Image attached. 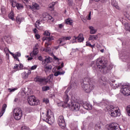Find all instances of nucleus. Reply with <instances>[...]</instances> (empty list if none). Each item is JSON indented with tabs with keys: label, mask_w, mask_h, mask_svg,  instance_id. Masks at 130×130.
<instances>
[{
	"label": "nucleus",
	"mask_w": 130,
	"mask_h": 130,
	"mask_svg": "<svg viewBox=\"0 0 130 130\" xmlns=\"http://www.w3.org/2000/svg\"><path fill=\"white\" fill-rule=\"evenodd\" d=\"M45 40H46V43H45V46L47 47L46 48V51H51L50 49L48 48V46H50L51 44H52V40H53V37H49V38H46L45 39Z\"/></svg>",
	"instance_id": "obj_10"
},
{
	"label": "nucleus",
	"mask_w": 130,
	"mask_h": 130,
	"mask_svg": "<svg viewBox=\"0 0 130 130\" xmlns=\"http://www.w3.org/2000/svg\"><path fill=\"white\" fill-rule=\"evenodd\" d=\"M6 108H7V104H4L3 105L2 109L0 113V117H2V116L4 115V113L6 112Z\"/></svg>",
	"instance_id": "obj_18"
},
{
	"label": "nucleus",
	"mask_w": 130,
	"mask_h": 130,
	"mask_svg": "<svg viewBox=\"0 0 130 130\" xmlns=\"http://www.w3.org/2000/svg\"><path fill=\"white\" fill-rule=\"evenodd\" d=\"M16 8L17 10H22L24 9V6L21 4L17 3V5H16Z\"/></svg>",
	"instance_id": "obj_32"
},
{
	"label": "nucleus",
	"mask_w": 130,
	"mask_h": 130,
	"mask_svg": "<svg viewBox=\"0 0 130 130\" xmlns=\"http://www.w3.org/2000/svg\"><path fill=\"white\" fill-rule=\"evenodd\" d=\"M72 37H62L58 39L57 40V43L59 45V46H63L67 44L66 41L67 40H71Z\"/></svg>",
	"instance_id": "obj_7"
},
{
	"label": "nucleus",
	"mask_w": 130,
	"mask_h": 130,
	"mask_svg": "<svg viewBox=\"0 0 130 130\" xmlns=\"http://www.w3.org/2000/svg\"><path fill=\"white\" fill-rule=\"evenodd\" d=\"M86 46H89V47H91V48L95 47V45H91V43L89 42H86Z\"/></svg>",
	"instance_id": "obj_40"
},
{
	"label": "nucleus",
	"mask_w": 130,
	"mask_h": 130,
	"mask_svg": "<svg viewBox=\"0 0 130 130\" xmlns=\"http://www.w3.org/2000/svg\"><path fill=\"white\" fill-rule=\"evenodd\" d=\"M43 102L45 103L46 104H48L49 103V100L48 99H44L43 100Z\"/></svg>",
	"instance_id": "obj_44"
},
{
	"label": "nucleus",
	"mask_w": 130,
	"mask_h": 130,
	"mask_svg": "<svg viewBox=\"0 0 130 130\" xmlns=\"http://www.w3.org/2000/svg\"><path fill=\"white\" fill-rule=\"evenodd\" d=\"M32 6L36 10H40V6L37 3H33Z\"/></svg>",
	"instance_id": "obj_30"
},
{
	"label": "nucleus",
	"mask_w": 130,
	"mask_h": 130,
	"mask_svg": "<svg viewBox=\"0 0 130 130\" xmlns=\"http://www.w3.org/2000/svg\"><path fill=\"white\" fill-rule=\"evenodd\" d=\"M78 42H83L84 41V36L83 34H80L78 37H76Z\"/></svg>",
	"instance_id": "obj_16"
},
{
	"label": "nucleus",
	"mask_w": 130,
	"mask_h": 130,
	"mask_svg": "<svg viewBox=\"0 0 130 130\" xmlns=\"http://www.w3.org/2000/svg\"><path fill=\"white\" fill-rule=\"evenodd\" d=\"M77 37H74V38H73V40H72V43H76V42H78L77 41Z\"/></svg>",
	"instance_id": "obj_46"
},
{
	"label": "nucleus",
	"mask_w": 130,
	"mask_h": 130,
	"mask_svg": "<svg viewBox=\"0 0 130 130\" xmlns=\"http://www.w3.org/2000/svg\"><path fill=\"white\" fill-rule=\"evenodd\" d=\"M14 70H17V71H19V65L18 64H16L14 67H13Z\"/></svg>",
	"instance_id": "obj_47"
},
{
	"label": "nucleus",
	"mask_w": 130,
	"mask_h": 130,
	"mask_svg": "<svg viewBox=\"0 0 130 130\" xmlns=\"http://www.w3.org/2000/svg\"><path fill=\"white\" fill-rule=\"evenodd\" d=\"M28 103L31 106H35L39 104V101L36 100L34 95H31L28 98Z\"/></svg>",
	"instance_id": "obj_8"
},
{
	"label": "nucleus",
	"mask_w": 130,
	"mask_h": 130,
	"mask_svg": "<svg viewBox=\"0 0 130 130\" xmlns=\"http://www.w3.org/2000/svg\"><path fill=\"white\" fill-rule=\"evenodd\" d=\"M21 130H30V128H29V127L26 126H23L21 127Z\"/></svg>",
	"instance_id": "obj_45"
},
{
	"label": "nucleus",
	"mask_w": 130,
	"mask_h": 130,
	"mask_svg": "<svg viewBox=\"0 0 130 130\" xmlns=\"http://www.w3.org/2000/svg\"><path fill=\"white\" fill-rule=\"evenodd\" d=\"M2 63H3V59L2 57H0V64H2Z\"/></svg>",
	"instance_id": "obj_63"
},
{
	"label": "nucleus",
	"mask_w": 130,
	"mask_h": 130,
	"mask_svg": "<svg viewBox=\"0 0 130 130\" xmlns=\"http://www.w3.org/2000/svg\"><path fill=\"white\" fill-rule=\"evenodd\" d=\"M81 87L83 91L85 92V93H90L95 88V86L92 83H81Z\"/></svg>",
	"instance_id": "obj_4"
},
{
	"label": "nucleus",
	"mask_w": 130,
	"mask_h": 130,
	"mask_svg": "<svg viewBox=\"0 0 130 130\" xmlns=\"http://www.w3.org/2000/svg\"><path fill=\"white\" fill-rule=\"evenodd\" d=\"M83 108L84 109H89V110H92V105H91V104L87 103H85L84 104H83Z\"/></svg>",
	"instance_id": "obj_15"
},
{
	"label": "nucleus",
	"mask_w": 130,
	"mask_h": 130,
	"mask_svg": "<svg viewBox=\"0 0 130 130\" xmlns=\"http://www.w3.org/2000/svg\"><path fill=\"white\" fill-rule=\"evenodd\" d=\"M13 55H15V56L20 57L21 56V53L16 52L15 54H13Z\"/></svg>",
	"instance_id": "obj_49"
},
{
	"label": "nucleus",
	"mask_w": 130,
	"mask_h": 130,
	"mask_svg": "<svg viewBox=\"0 0 130 130\" xmlns=\"http://www.w3.org/2000/svg\"><path fill=\"white\" fill-rule=\"evenodd\" d=\"M18 101H19V99L18 98H16L14 100L15 102H18Z\"/></svg>",
	"instance_id": "obj_64"
},
{
	"label": "nucleus",
	"mask_w": 130,
	"mask_h": 130,
	"mask_svg": "<svg viewBox=\"0 0 130 130\" xmlns=\"http://www.w3.org/2000/svg\"><path fill=\"white\" fill-rule=\"evenodd\" d=\"M112 86L113 89H116L117 88H118V87H119V84H115V83H114Z\"/></svg>",
	"instance_id": "obj_43"
},
{
	"label": "nucleus",
	"mask_w": 130,
	"mask_h": 130,
	"mask_svg": "<svg viewBox=\"0 0 130 130\" xmlns=\"http://www.w3.org/2000/svg\"><path fill=\"white\" fill-rule=\"evenodd\" d=\"M32 31H33L34 33H37L38 30H37V29L34 28V29H33Z\"/></svg>",
	"instance_id": "obj_59"
},
{
	"label": "nucleus",
	"mask_w": 130,
	"mask_h": 130,
	"mask_svg": "<svg viewBox=\"0 0 130 130\" xmlns=\"http://www.w3.org/2000/svg\"><path fill=\"white\" fill-rule=\"evenodd\" d=\"M58 124L61 128H64V127H66V122L64 121L63 116L60 115L58 119Z\"/></svg>",
	"instance_id": "obj_11"
},
{
	"label": "nucleus",
	"mask_w": 130,
	"mask_h": 130,
	"mask_svg": "<svg viewBox=\"0 0 130 130\" xmlns=\"http://www.w3.org/2000/svg\"><path fill=\"white\" fill-rule=\"evenodd\" d=\"M44 36H50V32L48 30H45L44 32Z\"/></svg>",
	"instance_id": "obj_41"
},
{
	"label": "nucleus",
	"mask_w": 130,
	"mask_h": 130,
	"mask_svg": "<svg viewBox=\"0 0 130 130\" xmlns=\"http://www.w3.org/2000/svg\"><path fill=\"white\" fill-rule=\"evenodd\" d=\"M118 124L116 123H112L109 125V130H118Z\"/></svg>",
	"instance_id": "obj_14"
},
{
	"label": "nucleus",
	"mask_w": 130,
	"mask_h": 130,
	"mask_svg": "<svg viewBox=\"0 0 130 130\" xmlns=\"http://www.w3.org/2000/svg\"><path fill=\"white\" fill-rule=\"evenodd\" d=\"M36 69H37V65H34L31 67L30 70L31 71H34Z\"/></svg>",
	"instance_id": "obj_48"
},
{
	"label": "nucleus",
	"mask_w": 130,
	"mask_h": 130,
	"mask_svg": "<svg viewBox=\"0 0 130 130\" xmlns=\"http://www.w3.org/2000/svg\"><path fill=\"white\" fill-rule=\"evenodd\" d=\"M41 117L43 120L49 123V124H52L54 122V116L53 113L50 109H47L46 114L44 115V113H42L41 115Z\"/></svg>",
	"instance_id": "obj_1"
},
{
	"label": "nucleus",
	"mask_w": 130,
	"mask_h": 130,
	"mask_svg": "<svg viewBox=\"0 0 130 130\" xmlns=\"http://www.w3.org/2000/svg\"><path fill=\"white\" fill-rule=\"evenodd\" d=\"M126 111L128 116H130V105H128L126 107Z\"/></svg>",
	"instance_id": "obj_39"
},
{
	"label": "nucleus",
	"mask_w": 130,
	"mask_h": 130,
	"mask_svg": "<svg viewBox=\"0 0 130 130\" xmlns=\"http://www.w3.org/2000/svg\"><path fill=\"white\" fill-rule=\"evenodd\" d=\"M58 27L61 29V28H63V24H58Z\"/></svg>",
	"instance_id": "obj_55"
},
{
	"label": "nucleus",
	"mask_w": 130,
	"mask_h": 130,
	"mask_svg": "<svg viewBox=\"0 0 130 130\" xmlns=\"http://www.w3.org/2000/svg\"><path fill=\"white\" fill-rule=\"evenodd\" d=\"M11 5L13 8H16L17 7V5H18V3H17V2H16V0H11Z\"/></svg>",
	"instance_id": "obj_31"
},
{
	"label": "nucleus",
	"mask_w": 130,
	"mask_h": 130,
	"mask_svg": "<svg viewBox=\"0 0 130 130\" xmlns=\"http://www.w3.org/2000/svg\"><path fill=\"white\" fill-rule=\"evenodd\" d=\"M38 59H39V60H41L42 61L43 60V58H42V57L41 56H39Z\"/></svg>",
	"instance_id": "obj_58"
},
{
	"label": "nucleus",
	"mask_w": 130,
	"mask_h": 130,
	"mask_svg": "<svg viewBox=\"0 0 130 130\" xmlns=\"http://www.w3.org/2000/svg\"><path fill=\"white\" fill-rule=\"evenodd\" d=\"M38 44H36L35 45V48H34L32 53L34 55H37V54H38Z\"/></svg>",
	"instance_id": "obj_23"
},
{
	"label": "nucleus",
	"mask_w": 130,
	"mask_h": 130,
	"mask_svg": "<svg viewBox=\"0 0 130 130\" xmlns=\"http://www.w3.org/2000/svg\"><path fill=\"white\" fill-rule=\"evenodd\" d=\"M44 69L46 73H47V72H50L52 69V66L51 65H44Z\"/></svg>",
	"instance_id": "obj_17"
},
{
	"label": "nucleus",
	"mask_w": 130,
	"mask_h": 130,
	"mask_svg": "<svg viewBox=\"0 0 130 130\" xmlns=\"http://www.w3.org/2000/svg\"><path fill=\"white\" fill-rule=\"evenodd\" d=\"M110 115L112 117H117L120 116V110L117 107L111 106L109 109Z\"/></svg>",
	"instance_id": "obj_3"
},
{
	"label": "nucleus",
	"mask_w": 130,
	"mask_h": 130,
	"mask_svg": "<svg viewBox=\"0 0 130 130\" xmlns=\"http://www.w3.org/2000/svg\"><path fill=\"white\" fill-rule=\"evenodd\" d=\"M31 70H28L26 74L29 76V75H31Z\"/></svg>",
	"instance_id": "obj_61"
},
{
	"label": "nucleus",
	"mask_w": 130,
	"mask_h": 130,
	"mask_svg": "<svg viewBox=\"0 0 130 130\" xmlns=\"http://www.w3.org/2000/svg\"><path fill=\"white\" fill-rule=\"evenodd\" d=\"M22 78L23 79H28L29 75L26 73V72H24L22 73Z\"/></svg>",
	"instance_id": "obj_33"
},
{
	"label": "nucleus",
	"mask_w": 130,
	"mask_h": 130,
	"mask_svg": "<svg viewBox=\"0 0 130 130\" xmlns=\"http://www.w3.org/2000/svg\"><path fill=\"white\" fill-rule=\"evenodd\" d=\"M32 59H33V57H29L27 58V60H32Z\"/></svg>",
	"instance_id": "obj_62"
},
{
	"label": "nucleus",
	"mask_w": 130,
	"mask_h": 130,
	"mask_svg": "<svg viewBox=\"0 0 130 130\" xmlns=\"http://www.w3.org/2000/svg\"><path fill=\"white\" fill-rule=\"evenodd\" d=\"M87 20H91V12H90L88 15V17L87 18Z\"/></svg>",
	"instance_id": "obj_56"
},
{
	"label": "nucleus",
	"mask_w": 130,
	"mask_h": 130,
	"mask_svg": "<svg viewBox=\"0 0 130 130\" xmlns=\"http://www.w3.org/2000/svg\"><path fill=\"white\" fill-rule=\"evenodd\" d=\"M34 81L35 82H39L40 83H42L43 82H44V81H45V79L38 76L34 79Z\"/></svg>",
	"instance_id": "obj_20"
},
{
	"label": "nucleus",
	"mask_w": 130,
	"mask_h": 130,
	"mask_svg": "<svg viewBox=\"0 0 130 130\" xmlns=\"http://www.w3.org/2000/svg\"><path fill=\"white\" fill-rule=\"evenodd\" d=\"M99 84L100 86H103V85H104L105 84V82L101 79L99 80Z\"/></svg>",
	"instance_id": "obj_38"
},
{
	"label": "nucleus",
	"mask_w": 130,
	"mask_h": 130,
	"mask_svg": "<svg viewBox=\"0 0 130 130\" xmlns=\"http://www.w3.org/2000/svg\"><path fill=\"white\" fill-rule=\"evenodd\" d=\"M66 107H70L73 111H79L80 110V104L78 102H72Z\"/></svg>",
	"instance_id": "obj_6"
},
{
	"label": "nucleus",
	"mask_w": 130,
	"mask_h": 130,
	"mask_svg": "<svg viewBox=\"0 0 130 130\" xmlns=\"http://www.w3.org/2000/svg\"><path fill=\"white\" fill-rule=\"evenodd\" d=\"M65 22L68 25H72V23H73V20H72V19L70 18H68L65 20Z\"/></svg>",
	"instance_id": "obj_34"
},
{
	"label": "nucleus",
	"mask_w": 130,
	"mask_h": 130,
	"mask_svg": "<svg viewBox=\"0 0 130 130\" xmlns=\"http://www.w3.org/2000/svg\"><path fill=\"white\" fill-rule=\"evenodd\" d=\"M96 105H98V106H102V102L96 103Z\"/></svg>",
	"instance_id": "obj_57"
},
{
	"label": "nucleus",
	"mask_w": 130,
	"mask_h": 130,
	"mask_svg": "<svg viewBox=\"0 0 130 130\" xmlns=\"http://www.w3.org/2000/svg\"><path fill=\"white\" fill-rule=\"evenodd\" d=\"M14 117L16 120H20L22 118V112L21 108H17L13 110Z\"/></svg>",
	"instance_id": "obj_5"
},
{
	"label": "nucleus",
	"mask_w": 130,
	"mask_h": 130,
	"mask_svg": "<svg viewBox=\"0 0 130 130\" xmlns=\"http://www.w3.org/2000/svg\"><path fill=\"white\" fill-rule=\"evenodd\" d=\"M56 2H53L49 5V9L50 11H53L54 10V6Z\"/></svg>",
	"instance_id": "obj_24"
},
{
	"label": "nucleus",
	"mask_w": 130,
	"mask_h": 130,
	"mask_svg": "<svg viewBox=\"0 0 130 130\" xmlns=\"http://www.w3.org/2000/svg\"><path fill=\"white\" fill-rule=\"evenodd\" d=\"M41 23L42 22L40 21V20H38L36 22V25L38 29H42V28L43 27V26L41 25Z\"/></svg>",
	"instance_id": "obj_22"
},
{
	"label": "nucleus",
	"mask_w": 130,
	"mask_h": 130,
	"mask_svg": "<svg viewBox=\"0 0 130 130\" xmlns=\"http://www.w3.org/2000/svg\"><path fill=\"white\" fill-rule=\"evenodd\" d=\"M69 91L66 90L65 91V94L63 96V100L64 101V105H62L61 106L62 107H67L69 104H68V102H69V100H70V98H69V95L68 94V92Z\"/></svg>",
	"instance_id": "obj_13"
},
{
	"label": "nucleus",
	"mask_w": 130,
	"mask_h": 130,
	"mask_svg": "<svg viewBox=\"0 0 130 130\" xmlns=\"http://www.w3.org/2000/svg\"><path fill=\"white\" fill-rule=\"evenodd\" d=\"M128 58V56H122L121 59L123 61H126Z\"/></svg>",
	"instance_id": "obj_42"
},
{
	"label": "nucleus",
	"mask_w": 130,
	"mask_h": 130,
	"mask_svg": "<svg viewBox=\"0 0 130 130\" xmlns=\"http://www.w3.org/2000/svg\"><path fill=\"white\" fill-rule=\"evenodd\" d=\"M8 17L9 19H11V20H12V21H15V18H14V12L13 11L10 12V13L8 15Z\"/></svg>",
	"instance_id": "obj_27"
},
{
	"label": "nucleus",
	"mask_w": 130,
	"mask_h": 130,
	"mask_svg": "<svg viewBox=\"0 0 130 130\" xmlns=\"http://www.w3.org/2000/svg\"><path fill=\"white\" fill-rule=\"evenodd\" d=\"M42 91H48V90H50V87L49 86H44L42 88Z\"/></svg>",
	"instance_id": "obj_37"
},
{
	"label": "nucleus",
	"mask_w": 130,
	"mask_h": 130,
	"mask_svg": "<svg viewBox=\"0 0 130 130\" xmlns=\"http://www.w3.org/2000/svg\"><path fill=\"white\" fill-rule=\"evenodd\" d=\"M89 40H97L98 39V36L96 35L89 36Z\"/></svg>",
	"instance_id": "obj_26"
},
{
	"label": "nucleus",
	"mask_w": 130,
	"mask_h": 130,
	"mask_svg": "<svg viewBox=\"0 0 130 130\" xmlns=\"http://www.w3.org/2000/svg\"><path fill=\"white\" fill-rule=\"evenodd\" d=\"M64 74V72H60L59 71H58L54 74V76H55V77H57L58 76L63 75Z\"/></svg>",
	"instance_id": "obj_35"
},
{
	"label": "nucleus",
	"mask_w": 130,
	"mask_h": 130,
	"mask_svg": "<svg viewBox=\"0 0 130 130\" xmlns=\"http://www.w3.org/2000/svg\"><path fill=\"white\" fill-rule=\"evenodd\" d=\"M35 37H36V39H39L40 38V35H39V34H36L35 35Z\"/></svg>",
	"instance_id": "obj_53"
},
{
	"label": "nucleus",
	"mask_w": 130,
	"mask_h": 130,
	"mask_svg": "<svg viewBox=\"0 0 130 130\" xmlns=\"http://www.w3.org/2000/svg\"><path fill=\"white\" fill-rule=\"evenodd\" d=\"M16 90H17V89H16V88H13V89L9 88L8 89V90L9 91V92H14V91H16Z\"/></svg>",
	"instance_id": "obj_50"
},
{
	"label": "nucleus",
	"mask_w": 130,
	"mask_h": 130,
	"mask_svg": "<svg viewBox=\"0 0 130 130\" xmlns=\"http://www.w3.org/2000/svg\"><path fill=\"white\" fill-rule=\"evenodd\" d=\"M68 3L69 5V6H72V1H70V0H68Z\"/></svg>",
	"instance_id": "obj_60"
},
{
	"label": "nucleus",
	"mask_w": 130,
	"mask_h": 130,
	"mask_svg": "<svg viewBox=\"0 0 130 130\" xmlns=\"http://www.w3.org/2000/svg\"><path fill=\"white\" fill-rule=\"evenodd\" d=\"M90 34H95L97 32V29H95L93 26H89Z\"/></svg>",
	"instance_id": "obj_25"
},
{
	"label": "nucleus",
	"mask_w": 130,
	"mask_h": 130,
	"mask_svg": "<svg viewBox=\"0 0 130 130\" xmlns=\"http://www.w3.org/2000/svg\"><path fill=\"white\" fill-rule=\"evenodd\" d=\"M107 61L103 60L101 58L96 59L95 68H98L101 70V72H103L104 74H106L108 71V68L107 67Z\"/></svg>",
	"instance_id": "obj_2"
},
{
	"label": "nucleus",
	"mask_w": 130,
	"mask_h": 130,
	"mask_svg": "<svg viewBox=\"0 0 130 130\" xmlns=\"http://www.w3.org/2000/svg\"><path fill=\"white\" fill-rule=\"evenodd\" d=\"M124 26L126 29V30L130 32V24L128 23H124Z\"/></svg>",
	"instance_id": "obj_29"
},
{
	"label": "nucleus",
	"mask_w": 130,
	"mask_h": 130,
	"mask_svg": "<svg viewBox=\"0 0 130 130\" xmlns=\"http://www.w3.org/2000/svg\"><path fill=\"white\" fill-rule=\"evenodd\" d=\"M91 80H90V78L88 77H85L83 83L82 84H92V83H90Z\"/></svg>",
	"instance_id": "obj_21"
},
{
	"label": "nucleus",
	"mask_w": 130,
	"mask_h": 130,
	"mask_svg": "<svg viewBox=\"0 0 130 130\" xmlns=\"http://www.w3.org/2000/svg\"><path fill=\"white\" fill-rule=\"evenodd\" d=\"M42 19L43 21H48V20H50L51 22H53L54 21V18L47 13H43Z\"/></svg>",
	"instance_id": "obj_12"
},
{
	"label": "nucleus",
	"mask_w": 130,
	"mask_h": 130,
	"mask_svg": "<svg viewBox=\"0 0 130 130\" xmlns=\"http://www.w3.org/2000/svg\"><path fill=\"white\" fill-rule=\"evenodd\" d=\"M23 67L24 66H23V64H20L19 66H18L19 71H20V70H22Z\"/></svg>",
	"instance_id": "obj_52"
},
{
	"label": "nucleus",
	"mask_w": 130,
	"mask_h": 130,
	"mask_svg": "<svg viewBox=\"0 0 130 130\" xmlns=\"http://www.w3.org/2000/svg\"><path fill=\"white\" fill-rule=\"evenodd\" d=\"M121 92L125 96H129L130 95V85H125L122 86L121 89Z\"/></svg>",
	"instance_id": "obj_9"
},
{
	"label": "nucleus",
	"mask_w": 130,
	"mask_h": 130,
	"mask_svg": "<svg viewBox=\"0 0 130 130\" xmlns=\"http://www.w3.org/2000/svg\"><path fill=\"white\" fill-rule=\"evenodd\" d=\"M4 50H8V51H9V53L10 54H11L12 55H14L13 54H13V53H12L11 51H10V50H9V48H6L5 49H4Z\"/></svg>",
	"instance_id": "obj_51"
},
{
	"label": "nucleus",
	"mask_w": 130,
	"mask_h": 130,
	"mask_svg": "<svg viewBox=\"0 0 130 130\" xmlns=\"http://www.w3.org/2000/svg\"><path fill=\"white\" fill-rule=\"evenodd\" d=\"M23 21H24V18L20 17H16V22L18 24H21V22H22Z\"/></svg>",
	"instance_id": "obj_28"
},
{
	"label": "nucleus",
	"mask_w": 130,
	"mask_h": 130,
	"mask_svg": "<svg viewBox=\"0 0 130 130\" xmlns=\"http://www.w3.org/2000/svg\"><path fill=\"white\" fill-rule=\"evenodd\" d=\"M112 6H113L117 10H119V6H118L117 2L116 0H112Z\"/></svg>",
	"instance_id": "obj_19"
},
{
	"label": "nucleus",
	"mask_w": 130,
	"mask_h": 130,
	"mask_svg": "<svg viewBox=\"0 0 130 130\" xmlns=\"http://www.w3.org/2000/svg\"><path fill=\"white\" fill-rule=\"evenodd\" d=\"M95 130H100L101 129V125L100 123H98L95 125L94 127Z\"/></svg>",
	"instance_id": "obj_36"
},
{
	"label": "nucleus",
	"mask_w": 130,
	"mask_h": 130,
	"mask_svg": "<svg viewBox=\"0 0 130 130\" xmlns=\"http://www.w3.org/2000/svg\"><path fill=\"white\" fill-rule=\"evenodd\" d=\"M50 61V60L48 58H46L45 59V62H46L47 63H48Z\"/></svg>",
	"instance_id": "obj_54"
}]
</instances>
